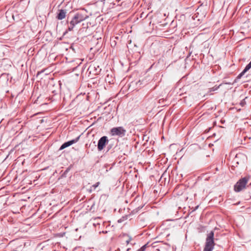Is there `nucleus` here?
I'll use <instances>...</instances> for the list:
<instances>
[{
	"instance_id": "nucleus-4",
	"label": "nucleus",
	"mask_w": 251,
	"mask_h": 251,
	"mask_svg": "<svg viewBox=\"0 0 251 251\" xmlns=\"http://www.w3.org/2000/svg\"><path fill=\"white\" fill-rule=\"evenodd\" d=\"M110 132L112 136L117 135L122 137L126 135V130L122 126H118L111 128Z\"/></svg>"
},
{
	"instance_id": "nucleus-17",
	"label": "nucleus",
	"mask_w": 251,
	"mask_h": 251,
	"mask_svg": "<svg viewBox=\"0 0 251 251\" xmlns=\"http://www.w3.org/2000/svg\"><path fill=\"white\" fill-rule=\"evenodd\" d=\"M246 66L250 69L251 68V62Z\"/></svg>"
},
{
	"instance_id": "nucleus-7",
	"label": "nucleus",
	"mask_w": 251,
	"mask_h": 251,
	"mask_svg": "<svg viewBox=\"0 0 251 251\" xmlns=\"http://www.w3.org/2000/svg\"><path fill=\"white\" fill-rule=\"evenodd\" d=\"M78 140V137H76L75 139L68 141L67 142L64 143L62 145L61 147L60 148V150H62L64 149L65 148L72 145L75 143H76Z\"/></svg>"
},
{
	"instance_id": "nucleus-20",
	"label": "nucleus",
	"mask_w": 251,
	"mask_h": 251,
	"mask_svg": "<svg viewBox=\"0 0 251 251\" xmlns=\"http://www.w3.org/2000/svg\"><path fill=\"white\" fill-rule=\"evenodd\" d=\"M85 19V18H81L80 19H79V22L81 21H83L84 19Z\"/></svg>"
},
{
	"instance_id": "nucleus-16",
	"label": "nucleus",
	"mask_w": 251,
	"mask_h": 251,
	"mask_svg": "<svg viewBox=\"0 0 251 251\" xmlns=\"http://www.w3.org/2000/svg\"><path fill=\"white\" fill-rule=\"evenodd\" d=\"M100 184V182H98L97 183H96L95 184H94L93 185V187L94 188H96V187H97Z\"/></svg>"
},
{
	"instance_id": "nucleus-5",
	"label": "nucleus",
	"mask_w": 251,
	"mask_h": 251,
	"mask_svg": "<svg viewBox=\"0 0 251 251\" xmlns=\"http://www.w3.org/2000/svg\"><path fill=\"white\" fill-rule=\"evenodd\" d=\"M109 140L106 136L101 137L98 143V149L99 151H102L105 147L106 145L108 143Z\"/></svg>"
},
{
	"instance_id": "nucleus-9",
	"label": "nucleus",
	"mask_w": 251,
	"mask_h": 251,
	"mask_svg": "<svg viewBox=\"0 0 251 251\" xmlns=\"http://www.w3.org/2000/svg\"><path fill=\"white\" fill-rule=\"evenodd\" d=\"M66 16V12L64 10H60L59 13L57 16V18L58 20H62L65 18Z\"/></svg>"
},
{
	"instance_id": "nucleus-6",
	"label": "nucleus",
	"mask_w": 251,
	"mask_h": 251,
	"mask_svg": "<svg viewBox=\"0 0 251 251\" xmlns=\"http://www.w3.org/2000/svg\"><path fill=\"white\" fill-rule=\"evenodd\" d=\"M186 190L183 185L177 186L174 190V194L175 196H182L186 193Z\"/></svg>"
},
{
	"instance_id": "nucleus-12",
	"label": "nucleus",
	"mask_w": 251,
	"mask_h": 251,
	"mask_svg": "<svg viewBox=\"0 0 251 251\" xmlns=\"http://www.w3.org/2000/svg\"><path fill=\"white\" fill-rule=\"evenodd\" d=\"M220 86V85L218 86H214V87H213L212 88H209L208 92L211 93V92H212L213 91H215L217 90L219 88Z\"/></svg>"
},
{
	"instance_id": "nucleus-1",
	"label": "nucleus",
	"mask_w": 251,
	"mask_h": 251,
	"mask_svg": "<svg viewBox=\"0 0 251 251\" xmlns=\"http://www.w3.org/2000/svg\"><path fill=\"white\" fill-rule=\"evenodd\" d=\"M215 239V240H217ZM214 233L213 231H211L206 235V241L203 251H212L215 245Z\"/></svg>"
},
{
	"instance_id": "nucleus-22",
	"label": "nucleus",
	"mask_w": 251,
	"mask_h": 251,
	"mask_svg": "<svg viewBox=\"0 0 251 251\" xmlns=\"http://www.w3.org/2000/svg\"><path fill=\"white\" fill-rule=\"evenodd\" d=\"M126 244H128L129 243V240H127L126 241Z\"/></svg>"
},
{
	"instance_id": "nucleus-23",
	"label": "nucleus",
	"mask_w": 251,
	"mask_h": 251,
	"mask_svg": "<svg viewBox=\"0 0 251 251\" xmlns=\"http://www.w3.org/2000/svg\"><path fill=\"white\" fill-rule=\"evenodd\" d=\"M100 1H105V0H100Z\"/></svg>"
},
{
	"instance_id": "nucleus-3",
	"label": "nucleus",
	"mask_w": 251,
	"mask_h": 251,
	"mask_svg": "<svg viewBox=\"0 0 251 251\" xmlns=\"http://www.w3.org/2000/svg\"><path fill=\"white\" fill-rule=\"evenodd\" d=\"M81 205H82L80 208L82 211L81 214H83L91 211L94 206V203L92 201L89 200L82 202Z\"/></svg>"
},
{
	"instance_id": "nucleus-11",
	"label": "nucleus",
	"mask_w": 251,
	"mask_h": 251,
	"mask_svg": "<svg viewBox=\"0 0 251 251\" xmlns=\"http://www.w3.org/2000/svg\"><path fill=\"white\" fill-rule=\"evenodd\" d=\"M250 69L248 68L247 66H246L244 70L237 76V78L240 79L244 74L246 72H247L248 71H249Z\"/></svg>"
},
{
	"instance_id": "nucleus-13",
	"label": "nucleus",
	"mask_w": 251,
	"mask_h": 251,
	"mask_svg": "<svg viewBox=\"0 0 251 251\" xmlns=\"http://www.w3.org/2000/svg\"><path fill=\"white\" fill-rule=\"evenodd\" d=\"M147 244H146L141 247L139 249H138L137 251H145L147 248Z\"/></svg>"
},
{
	"instance_id": "nucleus-19",
	"label": "nucleus",
	"mask_w": 251,
	"mask_h": 251,
	"mask_svg": "<svg viewBox=\"0 0 251 251\" xmlns=\"http://www.w3.org/2000/svg\"><path fill=\"white\" fill-rule=\"evenodd\" d=\"M93 146L94 147H96V142L95 141H94L93 142Z\"/></svg>"
},
{
	"instance_id": "nucleus-2",
	"label": "nucleus",
	"mask_w": 251,
	"mask_h": 251,
	"mask_svg": "<svg viewBox=\"0 0 251 251\" xmlns=\"http://www.w3.org/2000/svg\"><path fill=\"white\" fill-rule=\"evenodd\" d=\"M250 178V176H249L240 178L234 185V190L236 192H239L246 188Z\"/></svg>"
},
{
	"instance_id": "nucleus-24",
	"label": "nucleus",
	"mask_w": 251,
	"mask_h": 251,
	"mask_svg": "<svg viewBox=\"0 0 251 251\" xmlns=\"http://www.w3.org/2000/svg\"><path fill=\"white\" fill-rule=\"evenodd\" d=\"M89 69L91 70L92 69V67H90Z\"/></svg>"
},
{
	"instance_id": "nucleus-8",
	"label": "nucleus",
	"mask_w": 251,
	"mask_h": 251,
	"mask_svg": "<svg viewBox=\"0 0 251 251\" xmlns=\"http://www.w3.org/2000/svg\"><path fill=\"white\" fill-rule=\"evenodd\" d=\"M78 23V15L76 14L74 17L73 20L71 21L70 25L69 26V30H72L74 28V26L76 25Z\"/></svg>"
},
{
	"instance_id": "nucleus-14",
	"label": "nucleus",
	"mask_w": 251,
	"mask_h": 251,
	"mask_svg": "<svg viewBox=\"0 0 251 251\" xmlns=\"http://www.w3.org/2000/svg\"><path fill=\"white\" fill-rule=\"evenodd\" d=\"M127 216H126L125 217H123L122 218H121L120 219H119L118 222L119 223H121L123 221H124V220L127 219Z\"/></svg>"
},
{
	"instance_id": "nucleus-10",
	"label": "nucleus",
	"mask_w": 251,
	"mask_h": 251,
	"mask_svg": "<svg viewBox=\"0 0 251 251\" xmlns=\"http://www.w3.org/2000/svg\"><path fill=\"white\" fill-rule=\"evenodd\" d=\"M88 23H82V25L83 26V27L80 29V30L81 31V32L86 31L87 29L88 28Z\"/></svg>"
},
{
	"instance_id": "nucleus-18",
	"label": "nucleus",
	"mask_w": 251,
	"mask_h": 251,
	"mask_svg": "<svg viewBox=\"0 0 251 251\" xmlns=\"http://www.w3.org/2000/svg\"><path fill=\"white\" fill-rule=\"evenodd\" d=\"M91 144H92V143H90V144L88 145V144H86V147L87 149H89V148L91 147Z\"/></svg>"
},
{
	"instance_id": "nucleus-15",
	"label": "nucleus",
	"mask_w": 251,
	"mask_h": 251,
	"mask_svg": "<svg viewBox=\"0 0 251 251\" xmlns=\"http://www.w3.org/2000/svg\"><path fill=\"white\" fill-rule=\"evenodd\" d=\"M246 104V102L245 101V100H243L241 102H240V105L242 106H244V105Z\"/></svg>"
},
{
	"instance_id": "nucleus-21",
	"label": "nucleus",
	"mask_w": 251,
	"mask_h": 251,
	"mask_svg": "<svg viewBox=\"0 0 251 251\" xmlns=\"http://www.w3.org/2000/svg\"><path fill=\"white\" fill-rule=\"evenodd\" d=\"M144 15V12H143L142 13H141V16H140V17H141V18H142V17H144V15Z\"/></svg>"
}]
</instances>
